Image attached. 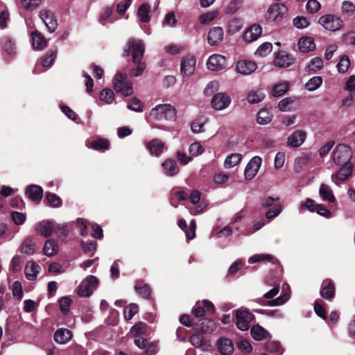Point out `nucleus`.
Wrapping results in <instances>:
<instances>
[{
	"label": "nucleus",
	"mask_w": 355,
	"mask_h": 355,
	"mask_svg": "<svg viewBox=\"0 0 355 355\" xmlns=\"http://www.w3.org/2000/svg\"><path fill=\"white\" fill-rule=\"evenodd\" d=\"M144 49V44L141 40H135L132 38L128 40L126 47L124 49L125 55L128 56L132 54V62L137 64V67L132 69L130 71V76L132 77L140 76L146 68L145 63L141 62Z\"/></svg>",
	"instance_id": "obj_1"
},
{
	"label": "nucleus",
	"mask_w": 355,
	"mask_h": 355,
	"mask_svg": "<svg viewBox=\"0 0 355 355\" xmlns=\"http://www.w3.org/2000/svg\"><path fill=\"white\" fill-rule=\"evenodd\" d=\"M176 110L169 104H159L152 108L149 116L155 121H175L176 119Z\"/></svg>",
	"instance_id": "obj_2"
},
{
	"label": "nucleus",
	"mask_w": 355,
	"mask_h": 355,
	"mask_svg": "<svg viewBox=\"0 0 355 355\" xmlns=\"http://www.w3.org/2000/svg\"><path fill=\"white\" fill-rule=\"evenodd\" d=\"M114 89L117 93L129 96L133 93L132 83L128 80L126 73L118 71L113 79Z\"/></svg>",
	"instance_id": "obj_3"
},
{
	"label": "nucleus",
	"mask_w": 355,
	"mask_h": 355,
	"mask_svg": "<svg viewBox=\"0 0 355 355\" xmlns=\"http://www.w3.org/2000/svg\"><path fill=\"white\" fill-rule=\"evenodd\" d=\"M352 153L350 147L345 144L337 145L332 151V159L338 166L347 165L352 158Z\"/></svg>",
	"instance_id": "obj_4"
},
{
	"label": "nucleus",
	"mask_w": 355,
	"mask_h": 355,
	"mask_svg": "<svg viewBox=\"0 0 355 355\" xmlns=\"http://www.w3.org/2000/svg\"><path fill=\"white\" fill-rule=\"evenodd\" d=\"M287 7L283 3H273L267 10L265 17L268 21L279 23L287 14Z\"/></svg>",
	"instance_id": "obj_5"
},
{
	"label": "nucleus",
	"mask_w": 355,
	"mask_h": 355,
	"mask_svg": "<svg viewBox=\"0 0 355 355\" xmlns=\"http://www.w3.org/2000/svg\"><path fill=\"white\" fill-rule=\"evenodd\" d=\"M234 312L236 319V327L241 331H247L250 327V323L254 318V315L248 309L243 308L238 309Z\"/></svg>",
	"instance_id": "obj_6"
},
{
	"label": "nucleus",
	"mask_w": 355,
	"mask_h": 355,
	"mask_svg": "<svg viewBox=\"0 0 355 355\" xmlns=\"http://www.w3.org/2000/svg\"><path fill=\"white\" fill-rule=\"evenodd\" d=\"M98 284V279L97 277L93 275H89L82 281L77 288V293L80 297H89L97 288Z\"/></svg>",
	"instance_id": "obj_7"
},
{
	"label": "nucleus",
	"mask_w": 355,
	"mask_h": 355,
	"mask_svg": "<svg viewBox=\"0 0 355 355\" xmlns=\"http://www.w3.org/2000/svg\"><path fill=\"white\" fill-rule=\"evenodd\" d=\"M319 24L326 30L330 31H336L341 29L343 26L342 19L334 15H325L320 17Z\"/></svg>",
	"instance_id": "obj_8"
},
{
	"label": "nucleus",
	"mask_w": 355,
	"mask_h": 355,
	"mask_svg": "<svg viewBox=\"0 0 355 355\" xmlns=\"http://www.w3.org/2000/svg\"><path fill=\"white\" fill-rule=\"evenodd\" d=\"M216 329V324L211 319H199L193 324V329L202 334H211Z\"/></svg>",
	"instance_id": "obj_9"
},
{
	"label": "nucleus",
	"mask_w": 355,
	"mask_h": 355,
	"mask_svg": "<svg viewBox=\"0 0 355 355\" xmlns=\"http://www.w3.org/2000/svg\"><path fill=\"white\" fill-rule=\"evenodd\" d=\"M40 17L50 33H53L56 30L58 22L53 12L46 9L41 10Z\"/></svg>",
	"instance_id": "obj_10"
},
{
	"label": "nucleus",
	"mask_w": 355,
	"mask_h": 355,
	"mask_svg": "<svg viewBox=\"0 0 355 355\" xmlns=\"http://www.w3.org/2000/svg\"><path fill=\"white\" fill-rule=\"evenodd\" d=\"M294 58L285 51L275 53L274 64L279 68H287L293 64Z\"/></svg>",
	"instance_id": "obj_11"
},
{
	"label": "nucleus",
	"mask_w": 355,
	"mask_h": 355,
	"mask_svg": "<svg viewBox=\"0 0 355 355\" xmlns=\"http://www.w3.org/2000/svg\"><path fill=\"white\" fill-rule=\"evenodd\" d=\"M261 159L259 156H254L247 164L244 175L246 180H252L257 175L261 164Z\"/></svg>",
	"instance_id": "obj_12"
},
{
	"label": "nucleus",
	"mask_w": 355,
	"mask_h": 355,
	"mask_svg": "<svg viewBox=\"0 0 355 355\" xmlns=\"http://www.w3.org/2000/svg\"><path fill=\"white\" fill-rule=\"evenodd\" d=\"M230 97L225 93H218L212 97L211 107L216 110L225 109L230 104Z\"/></svg>",
	"instance_id": "obj_13"
},
{
	"label": "nucleus",
	"mask_w": 355,
	"mask_h": 355,
	"mask_svg": "<svg viewBox=\"0 0 355 355\" xmlns=\"http://www.w3.org/2000/svg\"><path fill=\"white\" fill-rule=\"evenodd\" d=\"M196 59L193 56L188 55L182 59L180 71L183 76L189 77L195 71Z\"/></svg>",
	"instance_id": "obj_14"
},
{
	"label": "nucleus",
	"mask_w": 355,
	"mask_h": 355,
	"mask_svg": "<svg viewBox=\"0 0 355 355\" xmlns=\"http://www.w3.org/2000/svg\"><path fill=\"white\" fill-rule=\"evenodd\" d=\"M224 31L220 26L213 27L209 29L207 34V41L210 46H217L223 40Z\"/></svg>",
	"instance_id": "obj_15"
},
{
	"label": "nucleus",
	"mask_w": 355,
	"mask_h": 355,
	"mask_svg": "<svg viewBox=\"0 0 355 355\" xmlns=\"http://www.w3.org/2000/svg\"><path fill=\"white\" fill-rule=\"evenodd\" d=\"M225 58L219 54L211 55L207 62V66L209 70L219 71L225 67Z\"/></svg>",
	"instance_id": "obj_16"
},
{
	"label": "nucleus",
	"mask_w": 355,
	"mask_h": 355,
	"mask_svg": "<svg viewBox=\"0 0 355 355\" xmlns=\"http://www.w3.org/2000/svg\"><path fill=\"white\" fill-rule=\"evenodd\" d=\"M257 66V64L250 60H242L236 62V71L243 75H249L254 72Z\"/></svg>",
	"instance_id": "obj_17"
},
{
	"label": "nucleus",
	"mask_w": 355,
	"mask_h": 355,
	"mask_svg": "<svg viewBox=\"0 0 355 355\" xmlns=\"http://www.w3.org/2000/svg\"><path fill=\"white\" fill-rule=\"evenodd\" d=\"M306 138V133L303 130H296L287 139V145L291 148L300 146Z\"/></svg>",
	"instance_id": "obj_18"
},
{
	"label": "nucleus",
	"mask_w": 355,
	"mask_h": 355,
	"mask_svg": "<svg viewBox=\"0 0 355 355\" xmlns=\"http://www.w3.org/2000/svg\"><path fill=\"white\" fill-rule=\"evenodd\" d=\"M262 33V28L259 24H253L249 27L243 34V39L247 42H251L257 40Z\"/></svg>",
	"instance_id": "obj_19"
},
{
	"label": "nucleus",
	"mask_w": 355,
	"mask_h": 355,
	"mask_svg": "<svg viewBox=\"0 0 355 355\" xmlns=\"http://www.w3.org/2000/svg\"><path fill=\"white\" fill-rule=\"evenodd\" d=\"M290 298V295L288 293H284L279 296L275 299H272L269 301H265L263 298H257L254 301L258 304L263 306H281L285 304Z\"/></svg>",
	"instance_id": "obj_20"
},
{
	"label": "nucleus",
	"mask_w": 355,
	"mask_h": 355,
	"mask_svg": "<svg viewBox=\"0 0 355 355\" xmlns=\"http://www.w3.org/2000/svg\"><path fill=\"white\" fill-rule=\"evenodd\" d=\"M342 167L337 173L332 174L331 180L332 181L337 185H338V182L337 180H347L352 174V164H349L347 165H343Z\"/></svg>",
	"instance_id": "obj_21"
},
{
	"label": "nucleus",
	"mask_w": 355,
	"mask_h": 355,
	"mask_svg": "<svg viewBox=\"0 0 355 355\" xmlns=\"http://www.w3.org/2000/svg\"><path fill=\"white\" fill-rule=\"evenodd\" d=\"M147 148L152 155L159 156L165 148L164 143L159 139H153L148 141Z\"/></svg>",
	"instance_id": "obj_22"
},
{
	"label": "nucleus",
	"mask_w": 355,
	"mask_h": 355,
	"mask_svg": "<svg viewBox=\"0 0 355 355\" xmlns=\"http://www.w3.org/2000/svg\"><path fill=\"white\" fill-rule=\"evenodd\" d=\"M55 225L51 220H43L39 223L35 229L37 232L44 237H49L54 232Z\"/></svg>",
	"instance_id": "obj_23"
},
{
	"label": "nucleus",
	"mask_w": 355,
	"mask_h": 355,
	"mask_svg": "<svg viewBox=\"0 0 355 355\" xmlns=\"http://www.w3.org/2000/svg\"><path fill=\"white\" fill-rule=\"evenodd\" d=\"M320 295L327 300L331 301L335 296V288L332 282L323 281L320 291Z\"/></svg>",
	"instance_id": "obj_24"
},
{
	"label": "nucleus",
	"mask_w": 355,
	"mask_h": 355,
	"mask_svg": "<svg viewBox=\"0 0 355 355\" xmlns=\"http://www.w3.org/2000/svg\"><path fill=\"white\" fill-rule=\"evenodd\" d=\"M217 347L222 355H230L234 352V345L228 338H220L217 342Z\"/></svg>",
	"instance_id": "obj_25"
},
{
	"label": "nucleus",
	"mask_w": 355,
	"mask_h": 355,
	"mask_svg": "<svg viewBox=\"0 0 355 355\" xmlns=\"http://www.w3.org/2000/svg\"><path fill=\"white\" fill-rule=\"evenodd\" d=\"M71 338V331L64 328L58 329L54 334V340L61 345L66 344Z\"/></svg>",
	"instance_id": "obj_26"
},
{
	"label": "nucleus",
	"mask_w": 355,
	"mask_h": 355,
	"mask_svg": "<svg viewBox=\"0 0 355 355\" xmlns=\"http://www.w3.org/2000/svg\"><path fill=\"white\" fill-rule=\"evenodd\" d=\"M43 190L37 185H31L26 190V195L33 201L39 202L42 198Z\"/></svg>",
	"instance_id": "obj_27"
},
{
	"label": "nucleus",
	"mask_w": 355,
	"mask_h": 355,
	"mask_svg": "<svg viewBox=\"0 0 355 355\" xmlns=\"http://www.w3.org/2000/svg\"><path fill=\"white\" fill-rule=\"evenodd\" d=\"M40 270V266L38 264L33 261H28L24 269L26 277L30 281H33L37 278Z\"/></svg>",
	"instance_id": "obj_28"
},
{
	"label": "nucleus",
	"mask_w": 355,
	"mask_h": 355,
	"mask_svg": "<svg viewBox=\"0 0 355 355\" xmlns=\"http://www.w3.org/2000/svg\"><path fill=\"white\" fill-rule=\"evenodd\" d=\"M31 37L34 49L42 50L47 44L45 37L37 31L31 33Z\"/></svg>",
	"instance_id": "obj_29"
},
{
	"label": "nucleus",
	"mask_w": 355,
	"mask_h": 355,
	"mask_svg": "<svg viewBox=\"0 0 355 355\" xmlns=\"http://www.w3.org/2000/svg\"><path fill=\"white\" fill-rule=\"evenodd\" d=\"M252 338L257 340H263L270 337V333L260 325H254L250 329Z\"/></svg>",
	"instance_id": "obj_30"
},
{
	"label": "nucleus",
	"mask_w": 355,
	"mask_h": 355,
	"mask_svg": "<svg viewBox=\"0 0 355 355\" xmlns=\"http://www.w3.org/2000/svg\"><path fill=\"white\" fill-rule=\"evenodd\" d=\"M319 194L322 200L329 203L334 202L336 200L332 189L328 185L322 184L319 189Z\"/></svg>",
	"instance_id": "obj_31"
},
{
	"label": "nucleus",
	"mask_w": 355,
	"mask_h": 355,
	"mask_svg": "<svg viewBox=\"0 0 355 355\" xmlns=\"http://www.w3.org/2000/svg\"><path fill=\"white\" fill-rule=\"evenodd\" d=\"M164 173L168 176H173L176 175L178 171V167L175 160L168 159L165 160L162 164Z\"/></svg>",
	"instance_id": "obj_32"
},
{
	"label": "nucleus",
	"mask_w": 355,
	"mask_h": 355,
	"mask_svg": "<svg viewBox=\"0 0 355 355\" xmlns=\"http://www.w3.org/2000/svg\"><path fill=\"white\" fill-rule=\"evenodd\" d=\"M299 49L302 52H309L315 48L314 40L311 37H302L298 41Z\"/></svg>",
	"instance_id": "obj_33"
},
{
	"label": "nucleus",
	"mask_w": 355,
	"mask_h": 355,
	"mask_svg": "<svg viewBox=\"0 0 355 355\" xmlns=\"http://www.w3.org/2000/svg\"><path fill=\"white\" fill-rule=\"evenodd\" d=\"M58 252V245L55 240L50 239L46 241L43 252L47 257H53Z\"/></svg>",
	"instance_id": "obj_34"
},
{
	"label": "nucleus",
	"mask_w": 355,
	"mask_h": 355,
	"mask_svg": "<svg viewBox=\"0 0 355 355\" xmlns=\"http://www.w3.org/2000/svg\"><path fill=\"white\" fill-rule=\"evenodd\" d=\"M58 50L56 48L51 49L46 55L41 58V64L43 67H50L54 62L57 56Z\"/></svg>",
	"instance_id": "obj_35"
},
{
	"label": "nucleus",
	"mask_w": 355,
	"mask_h": 355,
	"mask_svg": "<svg viewBox=\"0 0 355 355\" xmlns=\"http://www.w3.org/2000/svg\"><path fill=\"white\" fill-rule=\"evenodd\" d=\"M189 341L193 346L200 347L202 351H209L211 347V345H207L203 338L198 334L191 335Z\"/></svg>",
	"instance_id": "obj_36"
},
{
	"label": "nucleus",
	"mask_w": 355,
	"mask_h": 355,
	"mask_svg": "<svg viewBox=\"0 0 355 355\" xmlns=\"http://www.w3.org/2000/svg\"><path fill=\"white\" fill-rule=\"evenodd\" d=\"M265 261L272 262V263L277 262V259L273 256H272L269 254H254L253 256H252L251 257L249 258L248 263L250 264H253V263H255L257 262Z\"/></svg>",
	"instance_id": "obj_37"
},
{
	"label": "nucleus",
	"mask_w": 355,
	"mask_h": 355,
	"mask_svg": "<svg viewBox=\"0 0 355 355\" xmlns=\"http://www.w3.org/2000/svg\"><path fill=\"white\" fill-rule=\"evenodd\" d=\"M150 6L148 3L141 4L137 10V17L142 22H148L150 19L149 13Z\"/></svg>",
	"instance_id": "obj_38"
},
{
	"label": "nucleus",
	"mask_w": 355,
	"mask_h": 355,
	"mask_svg": "<svg viewBox=\"0 0 355 355\" xmlns=\"http://www.w3.org/2000/svg\"><path fill=\"white\" fill-rule=\"evenodd\" d=\"M288 87V82L281 81L273 86L272 89V94L275 97L282 96L287 92Z\"/></svg>",
	"instance_id": "obj_39"
},
{
	"label": "nucleus",
	"mask_w": 355,
	"mask_h": 355,
	"mask_svg": "<svg viewBox=\"0 0 355 355\" xmlns=\"http://www.w3.org/2000/svg\"><path fill=\"white\" fill-rule=\"evenodd\" d=\"M272 114L267 109H261L257 113V121L259 124L266 125L271 122Z\"/></svg>",
	"instance_id": "obj_40"
},
{
	"label": "nucleus",
	"mask_w": 355,
	"mask_h": 355,
	"mask_svg": "<svg viewBox=\"0 0 355 355\" xmlns=\"http://www.w3.org/2000/svg\"><path fill=\"white\" fill-rule=\"evenodd\" d=\"M265 97L264 93L260 90H252L249 92L247 101L249 103L254 104L261 102Z\"/></svg>",
	"instance_id": "obj_41"
},
{
	"label": "nucleus",
	"mask_w": 355,
	"mask_h": 355,
	"mask_svg": "<svg viewBox=\"0 0 355 355\" xmlns=\"http://www.w3.org/2000/svg\"><path fill=\"white\" fill-rule=\"evenodd\" d=\"M241 155L239 153H232L227 156L224 162V166L227 168H230L237 165L241 159Z\"/></svg>",
	"instance_id": "obj_42"
},
{
	"label": "nucleus",
	"mask_w": 355,
	"mask_h": 355,
	"mask_svg": "<svg viewBox=\"0 0 355 355\" xmlns=\"http://www.w3.org/2000/svg\"><path fill=\"white\" fill-rule=\"evenodd\" d=\"M1 44L3 50L8 54H14L15 53V44L8 37H3L1 39Z\"/></svg>",
	"instance_id": "obj_43"
},
{
	"label": "nucleus",
	"mask_w": 355,
	"mask_h": 355,
	"mask_svg": "<svg viewBox=\"0 0 355 355\" xmlns=\"http://www.w3.org/2000/svg\"><path fill=\"white\" fill-rule=\"evenodd\" d=\"M349 66L350 60L349 57L346 55H343L340 57L336 67L339 73H345L348 71Z\"/></svg>",
	"instance_id": "obj_44"
},
{
	"label": "nucleus",
	"mask_w": 355,
	"mask_h": 355,
	"mask_svg": "<svg viewBox=\"0 0 355 355\" xmlns=\"http://www.w3.org/2000/svg\"><path fill=\"white\" fill-rule=\"evenodd\" d=\"M21 252L27 255H32L35 252L33 241L31 238L26 239L21 243Z\"/></svg>",
	"instance_id": "obj_45"
},
{
	"label": "nucleus",
	"mask_w": 355,
	"mask_h": 355,
	"mask_svg": "<svg viewBox=\"0 0 355 355\" xmlns=\"http://www.w3.org/2000/svg\"><path fill=\"white\" fill-rule=\"evenodd\" d=\"M322 83V78L320 76H315L311 78L305 84V88L308 91H314L318 89Z\"/></svg>",
	"instance_id": "obj_46"
},
{
	"label": "nucleus",
	"mask_w": 355,
	"mask_h": 355,
	"mask_svg": "<svg viewBox=\"0 0 355 355\" xmlns=\"http://www.w3.org/2000/svg\"><path fill=\"white\" fill-rule=\"evenodd\" d=\"M323 67V61L319 57H315L310 60L309 64L306 66V70L310 71H316Z\"/></svg>",
	"instance_id": "obj_47"
},
{
	"label": "nucleus",
	"mask_w": 355,
	"mask_h": 355,
	"mask_svg": "<svg viewBox=\"0 0 355 355\" xmlns=\"http://www.w3.org/2000/svg\"><path fill=\"white\" fill-rule=\"evenodd\" d=\"M139 306L137 304L132 303L127 306L123 311L124 318L126 320L132 319L138 313Z\"/></svg>",
	"instance_id": "obj_48"
},
{
	"label": "nucleus",
	"mask_w": 355,
	"mask_h": 355,
	"mask_svg": "<svg viewBox=\"0 0 355 355\" xmlns=\"http://www.w3.org/2000/svg\"><path fill=\"white\" fill-rule=\"evenodd\" d=\"M272 49V45L270 42H264L261 44L257 49L255 55L264 57L268 55Z\"/></svg>",
	"instance_id": "obj_49"
},
{
	"label": "nucleus",
	"mask_w": 355,
	"mask_h": 355,
	"mask_svg": "<svg viewBox=\"0 0 355 355\" xmlns=\"http://www.w3.org/2000/svg\"><path fill=\"white\" fill-rule=\"evenodd\" d=\"M266 349L270 352L277 355H282L284 352V349L281 346V344L277 341H271L266 344Z\"/></svg>",
	"instance_id": "obj_50"
},
{
	"label": "nucleus",
	"mask_w": 355,
	"mask_h": 355,
	"mask_svg": "<svg viewBox=\"0 0 355 355\" xmlns=\"http://www.w3.org/2000/svg\"><path fill=\"white\" fill-rule=\"evenodd\" d=\"M254 312L258 313L265 314L270 318H282L284 317L283 313L279 309L275 310H263V309H254Z\"/></svg>",
	"instance_id": "obj_51"
},
{
	"label": "nucleus",
	"mask_w": 355,
	"mask_h": 355,
	"mask_svg": "<svg viewBox=\"0 0 355 355\" xmlns=\"http://www.w3.org/2000/svg\"><path fill=\"white\" fill-rule=\"evenodd\" d=\"M109 141L105 139H99L91 143V148L96 150H105L109 148Z\"/></svg>",
	"instance_id": "obj_52"
},
{
	"label": "nucleus",
	"mask_w": 355,
	"mask_h": 355,
	"mask_svg": "<svg viewBox=\"0 0 355 355\" xmlns=\"http://www.w3.org/2000/svg\"><path fill=\"white\" fill-rule=\"evenodd\" d=\"M341 11L344 15L352 16L355 12V5L350 1H344L342 3Z\"/></svg>",
	"instance_id": "obj_53"
},
{
	"label": "nucleus",
	"mask_w": 355,
	"mask_h": 355,
	"mask_svg": "<svg viewBox=\"0 0 355 355\" xmlns=\"http://www.w3.org/2000/svg\"><path fill=\"white\" fill-rule=\"evenodd\" d=\"M114 98V94L110 89H104L100 94V99L107 104L112 103Z\"/></svg>",
	"instance_id": "obj_54"
},
{
	"label": "nucleus",
	"mask_w": 355,
	"mask_h": 355,
	"mask_svg": "<svg viewBox=\"0 0 355 355\" xmlns=\"http://www.w3.org/2000/svg\"><path fill=\"white\" fill-rule=\"evenodd\" d=\"M46 199L51 207H58L62 205V200L60 198L54 193H47L46 195Z\"/></svg>",
	"instance_id": "obj_55"
},
{
	"label": "nucleus",
	"mask_w": 355,
	"mask_h": 355,
	"mask_svg": "<svg viewBox=\"0 0 355 355\" xmlns=\"http://www.w3.org/2000/svg\"><path fill=\"white\" fill-rule=\"evenodd\" d=\"M293 25L297 28H305L310 25V22L305 17L297 16L293 19Z\"/></svg>",
	"instance_id": "obj_56"
},
{
	"label": "nucleus",
	"mask_w": 355,
	"mask_h": 355,
	"mask_svg": "<svg viewBox=\"0 0 355 355\" xmlns=\"http://www.w3.org/2000/svg\"><path fill=\"white\" fill-rule=\"evenodd\" d=\"M71 298L68 297H62L59 300V305L61 312L63 314H67L69 311L71 306Z\"/></svg>",
	"instance_id": "obj_57"
},
{
	"label": "nucleus",
	"mask_w": 355,
	"mask_h": 355,
	"mask_svg": "<svg viewBox=\"0 0 355 355\" xmlns=\"http://www.w3.org/2000/svg\"><path fill=\"white\" fill-rule=\"evenodd\" d=\"M176 24L177 20L173 12H168L162 21V26H168L169 27H175Z\"/></svg>",
	"instance_id": "obj_58"
},
{
	"label": "nucleus",
	"mask_w": 355,
	"mask_h": 355,
	"mask_svg": "<svg viewBox=\"0 0 355 355\" xmlns=\"http://www.w3.org/2000/svg\"><path fill=\"white\" fill-rule=\"evenodd\" d=\"M41 0H21L22 6L29 10L36 9L40 4Z\"/></svg>",
	"instance_id": "obj_59"
},
{
	"label": "nucleus",
	"mask_w": 355,
	"mask_h": 355,
	"mask_svg": "<svg viewBox=\"0 0 355 355\" xmlns=\"http://www.w3.org/2000/svg\"><path fill=\"white\" fill-rule=\"evenodd\" d=\"M189 150L192 156H198L204 152V148L199 142H193L189 146Z\"/></svg>",
	"instance_id": "obj_60"
},
{
	"label": "nucleus",
	"mask_w": 355,
	"mask_h": 355,
	"mask_svg": "<svg viewBox=\"0 0 355 355\" xmlns=\"http://www.w3.org/2000/svg\"><path fill=\"white\" fill-rule=\"evenodd\" d=\"M147 325L144 322H138L132 327L130 331L137 336L145 334Z\"/></svg>",
	"instance_id": "obj_61"
},
{
	"label": "nucleus",
	"mask_w": 355,
	"mask_h": 355,
	"mask_svg": "<svg viewBox=\"0 0 355 355\" xmlns=\"http://www.w3.org/2000/svg\"><path fill=\"white\" fill-rule=\"evenodd\" d=\"M135 290L144 298H148L151 293L150 288L147 284L139 285V284H137L135 286Z\"/></svg>",
	"instance_id": "obj_62"
},
{
	"label": "nucleus",
	"mask_w": 355,
	"mask_h": 355,
	"mask_svg": "<svg viewBox=\"0 0 355 355\" xmlns=\"http://www.w3.org/2000/svg\"><path fill=\"white\" fill-rule=\"evenodd\" d=\"M217 16V12L215 11L208 12L200 16L199 21L202 24H206L211 21Z\"/></svg>",
	"instance_id": "obj_63"
},
{
	"label": "nucleus",
	"mask_w": 355,
	"mask_h": 355,
	"mask_svg": "<svg viewBox=\"0 0 355 355\" xmlns=\"http://www.w3.org/2000/svg\"><path fill=\"white\" fill-rule=\"evenodd\" d=\"M54 232L59 238H65L69 234L67 225L64 224L55 225Z\"/></svg>",
	"instance_id": "obj_64"
}]
</instances>
